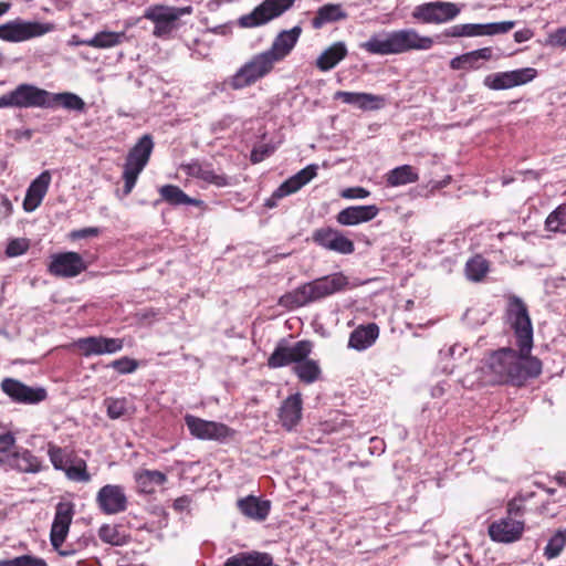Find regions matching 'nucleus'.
Listing matches in <instances>:
<instances>
[{"label":"nucleus","mask_w":566,"mask_h":566,"mask_svg":"<svg viewBox=\"0 0 566 566\" xmlns=\"http://www.w3.org/2000/svg\"><path fill=\"white\" fill-rule=\"evenodd\" d=\"M514 331L518 353L511 347L493 352L484 365L491 382L523 386L528 379L542 374V361L531 355L533 347V326L526 305L517 296H512L507 310Z\"/></svg>","instance_id":"1"},{"label":"nucleus","mask_w":566,"mask_h":566,"mask_svg":"<svg viewBox=\"0 0 566 566\" xmlns=\"http://www.w3.org/2000/svg\"><path fill=\"white\" fill-rule=\"evenodd\" d=\"M434 44L428 35H421L413 28L382 31L373 34L359 48L376 55H398L410 51H427Z\"/></svg>","instance_id":"2"},{"label":"nucleus","mask_w":566,"mask_h":566,"mask_svg":"<svg viewBox=\"0 0 566 566\" xmlns=\"http://www.w3.org/2000/svg\"><path fill=\"white\" fill-rule=\"evenodd\" d=\"M348 279L342 272L304 283L279 298V305L293 310L305 306L345 290Z\"/></svg>","instance_id":"3"},{"label":"nucleus","mask_w":566,"mask_h":566,"mask_svg":"<svg viewBox=\"0 0 566 566\" xmlns=\"http://www.w3.org/2000/svg\"><path fill=\"white\" fill-rule=\"evenodd\" d=\"M153 148V138L150 135L146 134L140 137L134 147L128 151L123 171V179L125 181V195L130 193L135 187L139 174L144 170L149 161Z\"/></svg>","instance_id":"4"},{"label":"nucleus","mask_w":566,"mask_h":566,"mask_svg":"<svg viewBox=\"0 0 566 566\" xmlns=\"http://www.w3.org/2000/svg\"><path fill=\"white\" fill-rule=\"evenodd\" d=\"M274 64V60L265 51L261 52L243 64L226 83L232 90L244 88L269 74Z\"/></svg>","instance_id":"5"},{"label":"nucleus","mask_w":566,"mask_h":566,"mask_svg":"<svg viewBox=\"0 0 566 566\" xmlns=\"http://www.w3.org/2000/svg\"><path fill=\"white\" fill-rule=\"evenodd\" d=\"M48 105L49 91L27 83L20 84L13 91L0 96V108H48Z\"/></svg>","instance_id":"6"},{"label":"nucleus","mask_w":566,"mask_h":566,"mask_svg":"<svg viewBox=\"0 0 566 566\" xmlns=\"http://www.w3.org/2000/svg\"><path fill=\"white\" fill-rule=\"evenodd\" d=\"M54 30L55 25L50 22L15 19L0 24V39L6 42L18 43L42 36Z\"/></svg>","instance_id":"7"},{"label":"nucleus","mask_w":566,"mask_h":566,"mask_svg":"<svg viewBox=\"0 0 566 566\" xmlns=\"http://www.w3.org/2000/svg\"><path fill=\"white\" fill-rule=\"evenodd\" d=\"M460 12L461 8L458 3L433 1L416 6L411 17L422 24H443L454 20Z\"/></svg>","instance_id":"8"},{"label":"nucleus","mask_w":566,"mask_h":566,"mask_svg":"<svg viewBox=\"0 0 566 566\" xmlns=\"http://www.w3.org/2000/svg\"><path fill=\"white\" fill-rule=\"evenodd\" d=\"M192 12L193 8L191 6H153L145 11L144 18L155 23L153 34L156 38H164L172 32V30L176 28V21L178 19H180L182 15L191 14Z\"/></svg>","instance_id":"9"},{"label":"nucleus","mask_w":566,"mask_h":566,"mask_svg":"<svg viewBox=\"0 0 566 566\" xmlns=\"http://www.w3.org/2000/svg\"><path fill=\"white\" fill-rule=\"evenodd\" d=\"M296 0H264L252 12L241 15L238 24L241 28H256L281 17L290 10Z\"/></svg>","instance_id":"10"},{"label":"nucleus","mask_w":566,"mask_h":566,"mask_svg":"<svg viewBox=\"0 0 566 566\" xmlns=\"http://www.w3.org/2000/svg\"><path fill=\"white\" fill-rule=\"evenodd\" d=\"M537 76L534 67H523L513 71L497 72L485 76L483 84L490 90H510L532 82Z\"/></svg>","instance_id":"11"},{"label":"nucleus","mask_w":566,"mask_h":566,"mask_svg":"<svg viewBox=\"0 0 566 566\" xmlns=\"http://www.w3.org/2000/svg\"><path fill=\"white\" fill-rule=\"evenodd\" d=\"M312 352V343L308 340H300L289 346L285 342H281L275 347L268 360L271 368H280L292 363H300L308 357Z\"/></svg>","instance_id":"12"},{"label":"nucleus","mask_w":566,"mask_h":566,"mask_svg":"<svg viewBox=\"0 0 566 566\" xmlns=\"http://www.w3.org/2000/svg\"><path fill=\"white\" fill-rule=\"evenodd\" d=\"M1 390L17 403L36 405L46 399L43 387H30L14 378H4L0 384Z\"/></svg>","instance_id":"13"},{"label":"nucleus","mask_w":566,"mask_h":566,"mask_svg":"<svg viewBox=\"0 0 566 566\" xmlns=\"http://www.w3.org/2000/svg\"><path fill=\"white\" fill-rule=\"evenodd\" d=\"M317 168V165H308L305 168L301 169L295 175H293L292 177H290L289 179H286L275 189L272 196L265 201V207L274 208L276 207L277 200L298 191L302 187L307 185L313 178L316 177Z\"/></svg>","instance_id":"14"},{"label":"nucleus","mask_w":566,"mask_h":566,"mask_svg":"<svg viewBox=\"0 0 566 566\" xmlns=\"http://www.w3.org/2000/svg\"><path fill=\"white\" fill-rule=\"evenodd\" d=\"M96 503L103 513L113 515L126 511L128 501L122 485L106 484L97 492Z\"/></svg>","instance_id":"15"},{"label":"nucleus","mask_w":566,"mask_h":566,"mask_svg":"<svg viewBox=\"0 0 566 566\" xmlns=\"http://www.w3.org/2000/svg\"><path fill=\"white\" fill-rule=\"evenodd\" d=\"M86 270L83 258L76 252L56 253L51 256L49 272L59 277H74Z\"/></svg>","instance_id":"16"},{"label":"nucleus","mask_w":566,"mask_h":566,"mask_svg":"<svg viewBox=\"0 0 566 566\" xmlns=\"http://www.w3.org/2000/svg\"><path fill=\"white\" fill-rule=\"evenodd\" d=\"M185 422L191 436L201 440H221L231 431L223 423L203 420L192 415H186Z\"/></svg>","instance_id":"17"},{"label":"nucleus","mask_w":566,"mask_h":566,"mask_svg":"<svg viewBox=\"0 0 566 566\" xmlns=\"http://www.w3.org/2000/svg\"><path fill=\"white\" fill-rule=\"evenodd\" d=\"M74 515V505L71 502H60L55 507V515L51 526L50 541L54 549H59L70 530Z\"/></svg>","instance_id":"18"},{"label":"nucleus","mask_w":566,"mask_h":566,"mask_svg":"<svg viewBox=\"0 0 566 566\" xmlns=\"http://www.w3.org/2000/svg\"><path fill=\"white\" fill-rule=\"evenodd\" d=\"M313 241L323 249L339 254H350L355 250L354 242L333 228H319L313 232Z\"/></svg>","instance_id":"19"},{"label":"nucleus","mask_w":566,"mask_h":566,"mask_svg":"<svg viewBox=\"0 0 566 566\" xmlns=\"http://www.w3.org/2000/svg\"><path fill=\"white\" fill-rule=\"evenodd\" d=\"M75 346L85 357L92 355L115 354L123 348V340L119 338L107 337H84L75 342Z\"/></svg>","instance_id":"20"},{"label":"nucleus","mask_w":566,"mask_h":566,"mask_svg":"<svg viewBox=\"0 0 566 566\" xmlns=\"http://www.w3.org/2000/svg\"><path fill=\"white\" fill-rule=\"evenodd\" d=\"M524 523L510 516L493 522L489 526V535L497 543H513L521 538Z\"/></svg>","instance_id":"21"},{"label":"nucleus","mask_w":566,"mask_h":566,"mask_svg":"<svg viewBox=\"0 0 566 566\" xmlns=\"http://www.w3.org/2000/svg\"><path fill=\"white\" fill-rule=\"evenodd\" d=\"M302 33V28L295 25L291 30L281 31L274 39L271 48L265 52L274 60L279 62L283 60L293 50L297 43Z\"/></svg>","instance_id":"22"},{"label":"nucleus","mask_w":566,"mask_h":566,"mask_svg":"<svg viewBox=\"0 0 566 566\" xmlns=\"http://www.w3.org/2000/svg\"><path fill=\"white\" fill-rule=\"evenodd\" d=\"M50 182L51 174L49 170H44L30 184L23 200V209L27 212L34 211L41 205Z\"/></svg>","instance_id":"23"},{"label":"nucleus","mask_w":566,"mask_h":566,"mask_svg":"<svg viewBox=\"0 0 566 566\" xmlns=\"http://www.w3.org/2000/svg\"><path fill=\"white\" fill-rule=\"evenodd\" d=\"M378 213L379 208L376 205L350 206L340 210L336 220L342 226H357L375 219Z\"/></svg>","instance_id":"24"},{"label":"nucleus","mask_w":566,"mask_h":566,"mask_svg":"<svg viewBox=\"0 0 566 566\" xmlns=\"http://www.w3.org/2000/svg\"><path fill=\"white\" fill-rule=\"evenodd\" d=\"M333 99H340L343 103L353 105L363 111L378 109L384 103L381 96L364 92L337 91L334 93Z\"/></svg>","instance_id":"25"},{"label":"nucleus","mask_w":566,"mask_h":566,"mask_svg":"<svg viewBox=\"0 0 566 566\" xmlns=\"http://www.w3.org/2000/svg\"><path fill=\"white\" fill-rule=\"evenodd\" d=\"M303 401L300 394L289 396L280 408V421L282 426L291 431L302 418Z\"/></svg>","instance_id":"26"},{"label":"nucleus","mask_w":566,"mask_h":566,"mask_svg":"<svg viewBox=\"0 0 566 566\" xmlns=\"http://www.w3.org/2000/svg\"><path fill=\"white\" fill-rule=\"evenodd\" d=\"M379 336V327L375 323L361 325L349 335L348 346L356 350L370 347Z\"/></svg>","instance_id":"27"},{"label":"nucleus","mask_w":566,"mask_h":566,"mask_svg":"<svg viewBox=\"0 0 566 566\" xmlns=\"http://www.w3.org/2000/svg\"><path fill=\"white\" fill-rule=\"evenodd\" d=\"M237 505L243 515L255 521H264L271 509L269 501L260 500L253 495L238 500Z\"/></svg>","instance_id":"28"},{"label":"nucleus","mask_w":566,"mask_h":566,"mask_svg":"<svg viewBox=\"0 0 566 566\" xmlns=\"http://www.w3.org/2000/svg\"><path fill=\"white\" fill-rule=\"evenodd\" d=\"M61 106L69 112L84 113L86 111V103L84 99L72 92L52 93L49 92L48 108Z\"/></svg>","instance_id":"29"},{"label":"nucleus","mask_w":566,"mask_h":566,"mask_svg":"<svg viewBox=\"0 0 566 566\" xmlns=\"http://www.w3.org/2000/svg\"><path fill=\"white\" fill-rule=\"evenodd\" d=\"M348 14L339 3H327L319 7L312 20V27L316 30L327 23L337 22L347 19Z\"/></svg>","instance_id":"30"},{"label":"nucleus","mask_w":566,"mask_h":566,"mask_svg":"<svg viewBox=\"0 0 566 566\" xmlns=\"http://www.w3.org/2000/svg\"><path fill=\"white\" fill-rule=\"evenodd\" d=\"M347 55L344 42H335L325 49L316 60V66L323 72L334 69Z\"/></svg>","instance_id":"31"},{"label":"nucleus","mask_w":566,"mask_h":566,"mask_svg":"<svg viewBox=\"0 0 566 566\" xmlns=\"http://www.w3.org/2000/svg\"><path fill=\"white\" fill-rule=\"evenodd\" d=\"M135 479L140 492L146 494L154 493L156 486L167 482V475L158 470H142L135 474Z\"/></svg>","instance_id":"32"},{"label":"nucleus","mask_w":566,"mask_h":566,"mask_svg":"<svg viewBox=\"0 0 566 566\" xmlns=\"http://www.w3.org/2000/svg\"><path fill=\"white\" fill-rule=\"evenodd\" d=\"M419 176L409 165H402L391 169L386 175V182L390 187H398L418 181Z\"/></svg>","instance_id":"33"},{"label":"nucleus","mask_w":566,"mask_h":566,"mask_svg":"<svg viewBox=\"0 0 566 566\" xmlns=\"http://www.w3.org/2000/svg\"><path fill=\"white\" fill-rule=\"evenodd\" d=\"M126 40V33L123 32H113V31H101L97 32L93 38L88 39L87 46H92L95 49H109Z\"/></svg>","instance_id":"34"},{"label":"nucleus","mask_w":566,"mask_h":566,"mask_svg":"<svg viewBox=\"0 0 566 566\" xmlns=\"http://www.w3.org/2000/svg\"><path fill=\"white\" fill-rule=\"evenodd\" d=\"M48 455L50 458V461H51L53 468L57 471H63V472L67 469V467L71 464V462L75 458V457H73L72 452H70L66 449H63L61 447H57L55 444H52V443H49Z\"/></svg>","instance_id":"35"},{"label":"nucleus","mask_w":566,"mask_h":566,"mask_svg":"<svg viewBox=\"0 0 566 566\" xmlns=\"http://www.w3.org/2000/svg\"><path fill=\"white\" fill-rule=\"evenodd\" d=\"M294 371L297 377L306 384L316 381L321 375V368L315 360L307 358L297 363L294 367Z\"/></svg>","instance_id":"36"},{"label":"nucleus","mask_w":566,"mask_h":566,"mask_svg":"<svg viewBox=\"0 0 566 566\" xmlns=\"http://www.w3.org/2000/svg\"><path fill=\"white\" fill-rule=\"evenodd\" d=\"M161 198L170 205H195L197 201L186 195L179 187L165 185L159 189Z\"/></svg>","instance_id":"37"},{"label":"nucleus","mask_w":566,"mask_h":566,"mask_svg":"<svg viewBox=\"0 0 566 566\" xmlns=\"http://www.w3.org/2000/svg\"><path fill=\"white\" fill-rule=\"evenodd\" d=\"M15 468L24 473H38L42 470V463L38 457L29 450L15 454Z\"/></svg>","instance_id":"38"},{"label":"nucleus","mask_w":566,"mask_h":566,"mask_svg":"<svg viewBox=\"0 0 566 566\" xmlns=\"http://www.w3.org/2000/svg\"><path fill=\"white\" fill-rule=\"evenodd\" d=\"M489 271L488 261L481 255L470 259L465 264V275L473 282L481 281Z\"/></svg>","instance_id":"39"},{"label":"nucleus","mask_w":566,"mask_h":566,"mask_svg":"<svg viewBox=\"0 0 566 566\" xmlns=\"http://www.w3.org/2000/svg\"><path fill=\"white\" fill-rule=\"evenodd\" d=\"M64 473L69 480L74 482L87 483L91 481V474L86 470V462L81 458L75 457Z\"/></svg>","instance_id":"40"},{"label":"nucleus","mask_w":566,"mask_h":566,"mask_svg":"<svg viewBox=\"0 0 566 566\" xmlns=\"http://www.w3.org/2000/svg\"><path fill=\"white\" fill-rule=\"evenodd\" d=\"M566 544V528L558 530L548 541L544 549V555L548 558L557 557Z\"/></svg>","instance_id":"41"},{"label":"nucleus","mask_w":566,"mask_h":566,"mask_svg":"<svg viewBox=\"0 0 566 566\" xmlns=\"http://www.w3.org/2000/svg\"><path fill=\"white\" fill-rule=\"evenodd\" d=\"M492 49L491 48H482L471 52L463 53L464 54V63H467V69L476 70L481 66L480 61H488L492 59Z\"/></svg>","instance_id":"42"},{"label":"nucleus","mask_w":566,"mask_h":566,"mask_svg":"<svg viewBox=\"0 0 566 566\" xmlns=\"http://www.w3.org/2000/svg\"><path fill=\"white\" fill-rule=\"evenodd\" d=\"M107 416L111 419H119L128 413V402L126 398L105 399Z\"/></svg>","instance_id":"43"},{"label":"nucleus","mask_w":566,"mask_h":566,"mask_svg":"<svg viewBox=\"0 0 566 566\" xmlns=\"http://www.w3.org/2000/svg\"><path fill=\"white\" fill-rule=\"evenodd\" d=\"M0 566H48V564L43 558L27 554L9 559H0Z\"/></svg>","instance_id":"44"},{"label":"nucleus","mask_w":566,"mask_h":566,"mask_svg":"<svg viewBox=\"0 0 566 566\" xmlns=\"http://www.w3.org/2000/svg\"><path fill=\"white\" fill-rule=\"evenodd\" d=\"M566 207L559 206L546 218L545 226L549 231H565Z\"/></svg>","instance_id":"45"},{"label":"nucleus","mask_w":566,"mask_h":566,"mask_svg":"<svg viewBox=\"0 0 566 566\" xmlns=\"http://www.w3.org/2000/svg\"><path fill=\"white\" fill-rule=\"evenodd\" d=\"M15 443L11 424L0 420V452H9Z\"/></svg>","instance_id":"46"},{"label":"nucleus","mask_w":566,"mask_h":566,"mask_svg":"<svg viewBox=\"0 0 566 566\" xmlns=\"http://www.w3.org/2000/svg\"><path fill=\"white\" fill-rule=\"evenodd\" d=\"M98 537L106 544L113 546L122 545L120 535L116 526L103 524L98 530Z\"/></svg>","instance_id":"47"},{"label":"nucleus","mask_w":566,"mask_h":566,"mask_svg":"<svg viewBox=\"0 0 566 566\" xmlns=\"http://www.w3.org/2000/svg\"><path fill=\"white\" fill-rule=\"evenodd\" d=\"M515 27V21H501L482 23L483 36L484 35H496L504 34L511 31Z\"/></svg>","instance_id":"48"},{"label":"nucleus","mask_w":566,"mask_h":566,"mask_svg":"<svg viewBox=\"0 0 566 566\" xmlns=\"http://www.w3.org/2000/svg\"><path fill=\"white\" fill-rule=\"evenodd\" d=\"M109 367L114 368L119 374L126 375L134 373L138 368V361L125 356L113 360Z\"/></svg>","instance_id":"49"},{"label":"nucleus","mask_w":566,"mask_h":566,"mask_svg":"<svg viewBox=\"0 0 566 566\" xmlns=\"http://www.w3.org/2000/svg\"><path fill=\"white\" fill-rule=\"evenodd\" d=\"M202 180L212 184L217 187H226L229 186V178L226 175L216 174L209 166H206L202 172Z\"/></svg>","instance_id":"50"},{"label":"nucleus","mask_w":566,"mask_h":566,"mask_svg":"<svg viewBox=\"0 0 566 566\" xmlns=\"http://www.w3.org/2000/svg\"><path fill=\"white\" fill-rule=\"evenodd\" d=\"M29 242L25 239H13L11 240L6 249V254L10 258L22 255L27 252Z\"/></svg>","instance_id":"51"},{"label":"nucleus","mask_w":566,"mask_h":566,"mask_svg":"<svg viewBox=\"0 0 566 566\" xmlns=\"http://www.w3.org/2000/svg\"><path fill=\"white\" fill-rule=\"evenodd\" d=\"M370 192L363 187H349L342 191L340 196L345 199H365Z\"/></svg>","instance_id":"52"},{"label":"nucleus","mask_w":566,"mask_h":566,"mask_svg":"<svg viewBox=\"0 0 566 566\" xmlns=\"http://www.w3.org/2000/svg\"><path fill=\"white\" fill-rule=\"evenodd\" d=\"M463 36L474 38L483 36L482 23H464Z\"/></svg>","instance_id":"53"},{"label":"nucleus","mask_w":566,"mask_h":566,"mask_svg":"<svg viewBox=\"0 0 566 566\" xmlns=\"http://www.w3.org/2000/svg\"><path fill=\"white\" fill-rule=\"evenodd\" d=\"M98 233H99L98 228L90 227V228L75 230L70 234V237L73 240H80V239H85V238H90V237H96V235H98Z\"/></svg>","instance_id":"54"},{"label":"nucleus","mask_w":566,"mask_h":566,"mask_svg":"<svg viewBox=\"0 0 566 566\" xmlns=\"http://www.w3.org/2000/svg\"><path fill=\"white\" fill-rule=\"evenodd\" d=\"M549 42L553 45L566 46V27L559 28L553 34H551Z\"/></svg>","instance_id":"55"},{"label":"nucleus","mask_w":566,"mask_h":566,"mask_svg":"<svg viewBox=\"0 0 566 566\" xmlns=\"http://www.w3.org/2000/svg\"><path fill=\"white\" fill-rule=\"evenodd\" d=\"M446 38H462L463 36V24H454L444 29L441 33Z\"/></svg>","instance_id":"56"},{"label":"nucleus","mask_w":566,"mask_h":566,"mask_svg":"<svg viewBox=\"0 0 566 566\" xmlns=\"http://www.w3.org/2000/svg\"><path fill=\"white\" fill-rule=\"evenodd\" d=\"M269 153L266 147L254 148L251 153V161L254 164L260 163L269 156Z\"/></svg>","instance_id":"57"},{"label":"nucleus","mask_w":566,"mask_h":566,"mask_svg":"<svg viewBox=\"0 0 566 566\" xmlns=\"http://www.w3.org/2000/svg\"><path fill=\"white\" fill-rule=\"evenodd\" d=\"M206 166L201 165L198 161L191 163L187 166V171L190 176L201 178L203 169Z\"/></svg>","instance_id":"58"},{"label":"nucleus","mask_w":566,"mask_h":566,"mask_svg":"<svg viewBox=\"0 0 566 566\" xmlns=\"http://www.w3.org/2000/svg\"><path fill=\"white\" fill-rule=\"evenodd\" d=\"M507 513L510 517L521 516L523 514V507L521 502L516 500L511 501L507 506Z\"/></svg>","instance_id":"59"},{"label":"nucleus","mask_w":566,"mask_h":566,"mask_svg":"<svg viewBox=\"0 0 566 566\" xmlns=\"http://www.w3.org/2000/svg\"><path fill=\"white\" fill-rule=\"evenodd\" d=\"M190 504V500L188 496H180L174 501V509L178 512L186 510Z\"/></svg>","instance_id":"60"},{"label":"nucleus","mask_w":566,"mask_h":566,"mask_svg":"<svg viewBox=\"0 0 566 566\" xmlns=\"http://www.w3.org/2000/svg\"><path fill=\"white\" fill-rule=\"evenodd\" d=\"M450 67L452 70L467 69V63H464V54H461V55H458V56L453 57L450 61Z\"/></svg>","instance_id":"61"},{"label":"nucleus","mask_w":566,"mask_h":566,"mask_svg":"<svg viewBox=\"0 0 566 566\" xmlns=\"http://www.w3.org/2000/svg\"><path fill=\"white\" fill-rule=\"evenodd\" d=\"M530 38H531V32L528 30H521V31H516L514 33V40L517 43L526 42L527 40H530Z\"/></svg>","instance_id":"62"},{"label":"nucleus","mask_w":566,"mask_h":566,"mask_svg":"<svg viewBox=\"0 0 566 566\" xmlns=\"http://www.w3.org/2000/svg\"><path fill=\"white\" fill-rule=\"evenodd\" d=\"M460 348L458 345H453V346H450L448 349H441L439 352V355L441 357H449V356H453L455 354V350Z\"/></svg>","instance_id":"63"},{"label":"nucleus","mask_w":566,"mask_h":566,"mask_svg":"<svg viewBox=\"0 0 566 566\" xmlns=\"http://www.w3.org/2000/svg\"><path fill=\"white\" fill-rule=\"evenodd\" d=\"M60 556L67 557L73 556L75 554V549L72 548H62V546L59 549H55Z\"/></svg>","instance_id":"64"}]
</instances>
